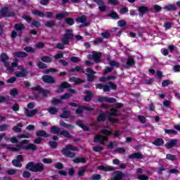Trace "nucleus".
I'll list each match as a JSON object with an SVG mask.
<instances>
[{"label":"nucleus","mask_w":180,"mask_h":180,"mask_svg":"<svg viewBox=\"0 0 180 180\" xmlns=\"http://www.w3.org/2000/svg\"><path fill=\"white\" fill-rule=\"evenodd\" d=\"M41 61L44 63H51L53 61V59L49 56H43L41 58Z\"/></svg>","instance_id":"obj_42"},{"label":"nucleus","mask_w":180,"mask_h":180,"mask_svg":"<svg viewBox=\"0 0 180 180\" xmlns=\"http://www.w3.org/2000/svg\"><path fill=\"white\" fill-rule=\"evenodd\" d=\"M30 137V134H22L20 136H18V139H29Z\"/></svg>","instance_id":"obj_51"},{"label":"nucleus","mask_w":180,"mask_h":180,"mask_svg":"<svg viewBox=\"0 0 180 180\" xmlns=\"http://www.w3.org/2000/svg\"><path fill=\"white\" fill-rule=\"evenodd\" d=\"M138 179H139V180H148V176H147L144 174H141V175L139 176Z\"/></svg>","instance_id":"obj_64"},{"label":"nucleus","mask_w":180,"mask_h":180,"mask_svg":"<svg viewBox=\"0 0 180 180\" xmlns=\"http://www.w3.org/2000/svg\"><path fill=\"white\" fill-rule=\"evenodd\" d=\"M14 27L15 30L20 32V33H22V30L25 29V25H23V24H15Z\"/></svg>","instance_id":"obj_28"},{"label":"nucleus","mask_w":180,"mask_h":180,"mask_svg":"<svg viewBox=\"0 0 180 180\" xmlns=\"http://www.w3.org/2000/svg\"><path fill=\"white\" fill-rule=\"evenodd\" d=\"M98 102L101 103H115L116 102L115 98L112 97H106V96H100L98 98Z\"/></svg>","instance_id":"obj_10"},{"label":"nucleus","mask_w":180,"mask_h":180,"mask_svg":"<svg viewBox=\"0 0 180 180\" xmlns=\"http://www.w3.org/2000/svg\"><path fill=\"white\" fill-rule=\"evenodd\" d=\"M41 79L44 82H46L47 84H56V79L51 76L44 75Z\"/></svg>","instance_id":"obj_14"},{"label":"nucleus","mask_w":180,"mask_h":180,"mask_svg":"<svg viewBox=\"0 0 180 180\" xmlns=\"http://www.w3.org/2000/svg\"><path fill=\"white\" fill-rule=\"evenodd\" d=\"M108 16H110L112 19H119V16H117V13L115 12H111Z\"/></svg>","instance_id":"obj_55"},{"label":"nucleus","mask_w":180,"mask_h":180,"mask_svg":"<svg viewBox=\"0 0 180 180\" xmlns=\"http://www.w3.org/2000/svg\"><path fill=\"white\" fill-rule=\"evenodd\" d=\"M13 56L14 57H18V58H23L26 57V53L18 51V52L13 53Z\"/></svg>","instance_id":"obj_27"},{"label":"nucleus","mask_w":180,"mask_h":180,"mask_svg":"<svg viewBox=\"0 0 180 180\" xmlns=\"http://www.w3.org/2000/svg\"><path fill=\"white\" fill-rule=\"evenodd\" d=\"M1 15H2V16H13V13H11L6 7L1 8Z\"/></svg>","instance_id":"obj_20"},{"label":"nucleus","mask_w":180,"mask_h":180,"mask_svg":"<svg viewBox=\"0 0 180 180\" xmlns=\"http://www.w3.org/2000/svg\"><path fill=\"white\" fill-rule=\"evenodd\" d=\"M54 25H56V21L54 20L49 21L46 23V26H47V27H52V26H54Z\"/></svg>","instance_id":"obj_60"},{"label":"nucleus","mask_w":180,"mask_h":180,"mask_svg":"<svg viewBox=\"0 0 180 180\" xmlns=\"http://www.w3.org/2000/svg\"><path fill=\"white\" fill-rule=\"evenodd\" d=\"M172 27V23H171V22H165V30H169V29H171Z\"/></svg>","instance_id":"obj_59"},{"label":"nucleus","mask_w":180,"mask_h":180,"mask_svg":"<svg viewBox=\"0 0 180 180\" xmlns=\"http://www.w3.org/2000/svg\"><path fill=\"white\" fill-rule=\"evenodd\" d=\"M84 110L91 111V110H92V108H91L86 105L78 107L76 110V113H77V115H81V113H82V112H84Z\"/></svg>","instance_id":"obj_17"},{"label":"nucleus","mask_w":180,"mask_h":180,"mask_svg":"<svg viewBox=\"0 0 180 180\" xmlns=\"http://www.w3.org/2000/svg\"><path fill=\"white\" fill-rule=\"evenodd\" d=\"M68 98H71V94L67 93L60 97V100L63 101L65 99H68Z\"/></svg>","instance_id":"obj_62"},{"label":"nucleus","mask_w":180,"mask_h":180,"mask_svg":"<svg viewBox=\"0 0 180 180\" xmlns=\"http://www.w3.org/2000/svg\"><path fill=\"white\" fill-rule=\"evenodd\" d=\"M51 133H53V134H57V133L60 132V128L54 126L52 128H51Z\"/></svg>","instance_id":"obj_45"},{"label":"nucleus","mask_w":180,"mask_h":180,"mask_svg":"<svg viewBox=\"0 0 180 180\" xmlns=\"http://www.w3.org/2000/svg\"><path fill=\"white\" fill-rule=\"evenodd\" d=\"M65 22L70 26H72V25H74V23H75L74 19H72V18H66Z\"/></svg>","instance_id":"obj_52"},{"label":"nucleus","mask_w":180,"mask_h":180,"mask_svg":"<svg viewBox=\"0 0 180 180\" xmlns=\"http://www.w3.org/2000/svg\"><path fill=\"white\" fill-rule=\"evenodd\" d=\"M71 61H72V63H79V61H81V59L79 57H72L70 58Z\"/></svg>","instance_id":"obj_63"},{"label":"nucleus","mask_w":180,"mask_h":180,"mask_svg":"<svg viewBox=\"0 0 180 180\" xmlns=\"http://www.w3.org/2000/svg\"><path fill=\"white\" fill-rule=\"evenodd\" d=\"M86 96L84 97V101L86 102H89L92 98V93L91 91H86Z\"/></svg>","instance_id":"obj_33"},{"label":"nucleus","mask_w":180,"mask_h":180,"mask_svg":"<svg viewBox=\"0 0 180 180\" xmlns=\"http://www.w3.org/2000/svg\"><path fill=\"white\" fill-rule=\"evenodd\" d=\"M129 158H143V156L139 153H135L130 155Z\"/></svg>","instance_id":"obj_41"},{"label":"nucleus","mask_w":180,"mask_h":180,"mask_svg":"<svg viewBox=\"0 0 180 180\" xmlns=\"http://www.w3.org/2000/svg\"><path fill=\"white\" fill-rule=\"evenodd\" d=\"M48 111L49 112V113H51V115H56V113L58 112V109H57L56 108H49L48 109Z\"/></svg>","instance_id":"obj_43"},{"label":"nucleus","mask_w":180,"mask_h":180,"mask_svg":"<svg viewBox=\"0 0 180 180\" xmlns=\"http://www.w3.org/2000/svg\"><path fill=\"white\" fill-rule=\"evenodd\" d=\"M98 168L100 171H105V172L115 171V167L112 166H99Z\"/></svg>","instance_id":"obj_19"},{"label":"nucleus","mask_w":180,"mask_h":180,"mask_svg":"<svg viewBox=\"0 0 180 180\" xmlns=\"http://www.w3.org/2000/svg\"><path fill=\"white\" fill-rule=\"evenodd\" d=\"M60 134H62V136H64V137H65L66 139L71 138V134H70V133H68V131H61Z\"/></svg>","instance_id":"obj_50"},{"label":"nucleus","mask_w":180,"mask_h":180,"mask_svg":"<svg viewBox=\"0 0 180 180\" xmlns=\"http://www.w3.org/2000/svg\"><path fill=\"white\" fill-rule=\"evenodd\" d=\"M153 144H154L155 146H162V144H164V140L162 139H156Z\"/></svg>","instance_id":"obj_35"},{"label":"nucleus","mask_w":180,"mask_h":180,"mask_svg":"<svg viewBox=\"0 0 180 180\" xmlns=\"http://www.w3.org/2000/svg\"><path fill=\"white\" fill-rule=\"evenodd\" d=\"M60 124L63 127H67L68 129H72V125H70L64 122V121H60Z\"/></svg>","instance_id":"obj_48"},{"label":"nucleus","mask_w":180,"mask_h":180,"mask_svg":"<svg viewBox=\"0 0 180 180\" xmlns=\"http://www.w3.org/2000/svg\"><path fill=\"white\" fill-rule=\"evenodd\" d=\"M139 11L140 15H144V13H146V12L148 11V8H147V7L146 6H141V7H139Z\"/></svg>","instance_id":"obj_40"},{"label":"nucleus","mask_w":180,"mask_h":180,"mask_svg":"<svg viewBox=\"0 0 180 180\" xmlns=\"http://www.w3.org/2000/svg\"><path fill=\"white\" fill-rule=\"evenodd\" d=\"M29 109H33V110H29ZM39 112V109L34 108V103H29L27 105V108H24V112L25 116L27 117H33L36 113Z\"/></svg>","instance_id":"obj_5"},{"label":"nucleus","mask_w":180,"mask_h":180,"mask_svg":"<svg viewBox=\"0 0 180 180\" xmlns=\"http://www.w3.org/2000/svg\"><path fill=\"white\" fill-rule=\"evenodd\" d=\"M8 175H15L16 172H18V170L16 169H9L6 171Z\"/></svg>","instance_id":"obj_56"},{"label":"nucleus","mask_w":180,"mask_h":180,"mask_svg":"<svg viewBox=\"0 0 180 180\" xmlns=\"http://www.w3.org/2000/svg\"><path fill=\"white\" fill-rule=\"evenodd\" d=\"M40 27L41 26V24L40 23V22L37 21V20H34L32 22V27Z\"/></svg>","instance_id":"obj_49"},{"label":"nucleus","mask_w":180,"mask_h":180,"mask_svg":"<svg viewBox=\"0 0 180 180\" xmlns=\"http://www.w3.org/2000/svg\"><path fill=\"white\" fill-rule=\"evenodd\" d=\"M20 71H17L15 72V75L19 78H23L27 75V69L23 68V67L20 66Z\"/></svg>","instance_id":"obj_12"},{"label":"nucleus","mask_w":180,"mask_h":180,"mask_svg":"<svg viewBox=\"0 0 180 180\" xmlns=\"http://www.w3.org/2000/svg\"><path fill=\"white\" fill-rule=\"evenodd\" d=\"M70 81L72 82H75V84H82V82H84L82 79H78L77 77H72L70 79Z\"/></svg>","instance_id":"obj_38"},{"label":"nucleus","mask_w":180,"mask_h":180,"mask_svg":"<svg viewBox=\"0 0 180 180\" xmlns=\"http://www.w3.org/2000/svg\"><path fill=\"white\" fill-rule=\"evenodd\" d=\"M20 162H21L18 160H13L12 161L13 165H14V167H18V168H20V167H22V163Z\"/></svg>","instance_id":"obj_39"},{"label":"nucleus","mask_w":180,"mask_h":180,"mask_svg":"<svg viewBox=\"0 0 180 180\" xmlns=\"http://www.w3.org/2000/svg\"><path fill=\"white\" fill-rule=\"evenodd\" d=\"M73 162H75V164H79V162H81L82 164H85V162H86V159L84 158H75V159H73Z\"/></svg>","instance_id":"obj_24"},{"label":"nucleus","mask_w":180,"mask_h":180,"mask_svg":"<svg viewBox=\"0 0 180 180\" xmlns=\"http://www.w3.org/2000/svg\"><path fill=\"white\" fill-rule=\"evenodd\" d=\"M77 126L82 128L83 130H84L86 131H88V130H89V128L87 126L84 125V122H82V120L77 121Z\"/></svg>","instance_id":"obj_26"},{"label":"nucleus","mask_w":180,"mask_h":180,"mask_svg":"<svg viewBox=\"0 0 180 180\" xmlns=\"http://www.w3.org/2000/svg\"><path fill=\"white\" fill-rule=\"evenodd\" d=\"M32 15H35V16H39V18H44V13L37 10H33Z\"/></svg>","instance_id":"obj_30"},{"label":"nucleus","mask_w":180,"mask_h":180,"mask_svg":"<svg viewBox=\"0 0 180 180\" xmlns=\"http://www.w3.org/2000/svg\"><path fill=\"white\" fill-rule=\"evenodd\" d=\"M117 86L115 84L112 83V82H108V84L103 86L104 92H109L110 89H116Z\"/></svg>","instance_id":"obj_16"},{"label":"nucleus","mask_w":180,"mask_h":180,"mask_svg":"<svg viewBox=\"0 0 180 180\" xmlns=\"http://www.w3.org/2000/svg\"><path fill=\"white\" fill-rule=\"evenodd\" d=\"M86 72L88 74V81H93L94 80V75H95V71L92 70L91 68L86 69Z\"/></svg>","instance_id":"obj_21"},{"label":"nucleus","mask_w":180,"mask_h":180,"mask_svg":"<svg viewBox=\"0 0 180 180\" xmlns=\"http://www.w3.org/2000/svg\"><path fill=\"white\" fill-rule=\"evenodd\" d=\"M86 172V167H82L79 169V172H78V175L79 176H84V174H85V172Z\"/></svg>","instance_id":"obj_31"},{"label":"nucleus","mask_w":180,"mask_h":180,"mask_svg":"<svg viewBox=\"0 0 180 180\" xmlns=\"http://www.w3.org/2000/svg\"><path fill=\"white\" fill-rule=\"evenodd\" d=\"M100 133L94 136L95 143H100V144H103L108 140V136L112 134V131L108 129H102Z\"/></svg>","instance_id":"obj_2"},{"label":"nucleus","mask_w":180,"mask_h":180,"mask_svg":"<svg viewBox=\"0 0 180 180\" xmlns=\"http://www.w3.org/2000/svg\"><path fill=\"white\" fill-rule=\"evenodd\" d=\"M72 37H74V34H72V30H67L64 37L62 38L63 44H68L70 40L72 39Z\"/></svg>","instance_id":"obj_9"},{"label":"nucleus","mask_w":180,"mask_h":180,"mask_svg":"<svg viewBox=\"0 0 180 180\" xmlns=\"http://www.w3.org/2000/svg\"><path fill=\"white\" fill-rule=\"evenodd\" d=\"M134 59H133L131 57H128V60L127 61L125 68H130V67H131V65H134Z\"/></svg>","instance_id":"obj_25"},{"label":"nucleus","mask_w":180,"mask_h":180,"mask_svg":"<svg viewBox=\"0 0 180 180\" xmlns=\"http://www.w3.org/2000/svg\"><path fill=\"white\" fill-rule=\"evenodd\" d=\"M36 135L38 137H49V136L45 131H37Z\"/></svg>","instance_id":"obj_29"},{"label":"nucleus","mask_w":180,"mask_h":180,"mask_svg":"<svg viewBox=\"0 0 180 180\" xmlns=\"http://www.w3.org/2000/svg\"><path fill=\"white\" fill-rule=\"evenodd\" d=\"M65 16H68V13H60L56 15V19L60 20V19H63V18H65Z\"/></svg>","instance_id":"obj_32"},{"label":"nucleus","mask_w":180,"mask_h":180,"mask_svg":"<svg viewBox=\"0 0 180 180\" xmlns=\"http://www.w3.org/2000/svg\"><path fill=\"white\" fill-rule=\"evenodd\" d=\"M93 150L96 153H99V151H102V150H103V148H102V146H94V147H93Z\"/></svg>","instance_id":"obj_54"},{"label":"nucleus","mask_w":180,"mask_h":180,"mask_svg":"<svg viewBox=\"0 0 180 180\" xmlns=\"http://www.w3.org/2000/svg\"><path fill=\"white\" fill-rule=\"evenodd\" d=\"M37 148L36 147V145L33 143H29V141L27 139H25L19 143L18 145L16 146V147H11L10 148V150L11 151H20V150H34Z\"/></svg>","instance_id":"obj_1"},{"label":"nucleus","mask_w":180,"mask_h":180,"mask_svg":"<svg viewBox=\"0 0 180 180\" xmlns=\"http://www.w3.org/2000/svg\"><path fill=\"white\" fill-rule=\"evenodd\" d=\"M176 143H178L176 139H172L165 144V147H167V148H172V147L176 146Z\"/></svg>","instance_id":"obj_22"},{"label":"nucleus","mask_w":180,"mask_h":180,"mask_svg":"<svg viewBox=\"0 0 180 180\" xmlns=\"http://www.w3.org/2000/svg\"><path fill=\"white\" fill-rule=\"evenodd\" d=\"M163 9H165L166 11H176V8H175V6L173 4H169L163 8Z\"/></svg>","instance_id":"obj_36"},{"label":"nucleus","mask_w":180,"mask_h":180,"mask_svg":"<svg viewBox=\"0 0 180 180\" xmlns=\"http://www.w3.org/2000/svg\"><path fill=\"white\" fill-rule=\"evenodd\" d=\"M109 64L111 67H119V63L115 60H110Z\"/></svg>","instance_id":"obj_61"},{"label":"nucleus","mask_w":180,"mask_h":180,"mask_svg":"<svg viewBox=\"0 0 180 180\" xmlns=\"http://www.w3.org/2000/svg\"><path fill=\"white\" fill-rule=\"evenodd\" d=\"M165 132L167 134H177L176 131H175L174 129H165Z\"/></svg>","instance_id":"obj_53"},{"label":"nucleus","mask_w":180,"mask_h":180,"mask_svg":"<svg viewBox=\"0 0 180 180\" xmlns=\"http://www.w3.org/2000/svg\"><path fill=\"white\" fill-rule=\"evenodd\" d=\"M89 60H94L95 63L101 61V53L93 51L91 54L88 55Z\"/></svg>","instance_id":"obj_11"},{"label":"nucleus","mask_w":180,"mask_h":180,"mask_svg":"<svg viewBox=\"0 0 180 180\" xmlns=\"http://www.w3.org/2000/svg\"><path fill=\"white\" fill-rule=\"evenodd\" d=\"M124 175L121 172L113 173L111 180H124Z\"/></svg>","instance_id":"obj_13"},{"label":"nucleus","mask_w":180,"mask_h":180,"mask_svg":"<svg viewBox=\"0 0 180 180\" xmlns=\"http://www.w3.org/2000/svg\"><path fill=\"white\" fill-rule=\"evenodd\" d=\"M117 25L120 27H126V21L124 20H120L117 22Z\"/></svg>","instance_id":"obj_47"},{"label":"nucleus","mask_w":180,"mask_h":180,"mask_svg":"<svg viewBox=\"0 0 180 180\" xmlns=\"http://www.w3.org/2000/svg\"><path fill=\"white\" fill-rule=\"evenodd\" d=\"M77 150L78 149L75 146L68 144L62 149V154L65 157H69V158H74L75 153L72 151H77Z\"/></svg>","instance_id":"obj_4"},{"label":"nucleus","mask_w":180,"mask_h":180,"mask_svg":"<svg viewBox=\"0 0 180 180\" xmlns=\"http://www.w3.org/2000/svg\"><path fill=\"white\" fill-rule=\"evenodd\" d=\"M22 124L20 123L17 126L14 127L13 128V130L16 133H20V131H22Z\"/></svg>","instance_id":"obj_37"},{"label":"nucleus","mask_w":180,"mask_h":180,"mask_svg":"<svg viewBox=\"0 0 180 180\" xmlns=\"http://www.w3.org/2000/svg\"><path fill=\"white\" fill-rule=\"evenodd\" d=\"M26 168H27V169H30V171H32L33 172L43 171V169H44L42 163L34 164L32 162L28 163L26 165Z\"/></svg>","instance_id":"obj_7"},{"label":"nucleus","mask_w":180,"mask_h":180,"mask_svg":"<svg viewBox=\"0 0 180 180\" xmlns=\"http://www.w3.org/2000/svg\"><path fill=\"white\" fill-rule=\"evenodd\" d=\"M32 92L35 98H40V96H44L46 98L50 95V91L48 90H43L40 86H35L32 89Z\"/></svg>","instance_id":"obj_6"},{"label":"nucleus","mask_w":180,"mask_h":180,"mask_svg":"<svg viewBox=\"0 0 180 180\" xmlns=\"http://www.w3.org/2000/svg\"><path fill=\"white\" fill-rule=\"evenodd\" d=\"M37 67L39 68H41V69L47 68V65L46 64L43 63V62L38 63Z\"/></svg>","instance_id":"obj_57"},{"label":"nucleus","mask_w":180,"mask_h":180,"mask_svg":"<svg viewBox=\"0 0 180 180\" xmlns=\"http://www.w3.org/2000/svg\"><path fill=\"white\" fill-rule=\"evenodd\" d=\"M0 60L1 61L4 62V67H6V70L8 71V72H13L15 67H18L17 61H15L11 64H9V63L6 62L8 61V55H6V53H2L0 56Z\"/></svg>","instance_id":"obj_3"},{"label":"nucleus","mask_w":180,"mask_h":180,"mask_svg":"<svg viewBox=\"0 0 180 180\" xmlns=\"http://www.w3.org/2000/svg\"><path fill=\"white\" fill-rule=\"evenodd\" d=\"M64 88H70V84L67 83V82H63L57 90L58 94L63 92Z\"/></svg>","instance_id":"obj_18"},{"label":"nucleus","mask_w":180,"mask_h":180,"mask_svg":"<svg viewBox=\"0 0 180 180\" xmlns=\"http://www.w3.org/2000/svg\"><path fill=\"white\" fill-rule=\"evenodd\" d=\"M110 79H115V77L113 76H108V77H103L100 78L101 82H106L107 81H109Z\"/></svg>","instance_id":"obj_34"},{"label":"nucleus","mask_w":180,"mask_h":180,"mask_svg":"<svg viewBox=\"0 0 180 180\" xmlns=\"http://www.w3.org/2000/svg\"><path fill=\"white\" fill-rule=\"evenodd\" d=\"M117 115V110L115 108H112L110 110V112L105 113H101L99 116L97 118L98 122H105L106 120V116H116Z\"/></svg>","instance_id":"obj_8"},{"label":"nucleus","mask_w":180,"mask_h":180,"mask_svg":"<svg viewBox=\"0 0 180 180\" xmlns=\"http://www.w3.org/2000/svg\"><path fill=\"white\" fill-rule=\"evenodd\" d=\"M168 85H172V81L171 80H165L162 83V86H168Z\"/></svg>","instance_id":"obj_46"},{"label":"nucleus","mask_w":180,"mask_h":180,"mask_svg":"<svg viewBox=\"0 0 180 180\" xmlns=\"http://www.w3.org/2000/svg\"><path fill=\"white\" fill-rule=\"evenodd\" d=\"M166 158L167 160H169L170 161H175V160H176V156L171 154H167Z\"/></svg>","instance_id":"obj_44"},{"label":"nucleus","mask_w":180,"mask_h":180,"mask_svg":"<svg viewBox=\"0 0 180 180\" xmlns=\"http://www.w3.org/2000/svg\"><path fill=\"white\" fill-rule=\"evenodd\" d=\"M97 5H98V10L100 12H105L106 11V6L105 3L103 2L102 0H94Z\"/></svg>","instance_id":"obj_15"},{"label":"nucleus","mask_w":180,"mask_h":180,"mask_svg":"<svg viewBox=\"0 0 180 180\" xmlns=\"http://www.w3.org/2000/svg\"><path fill=\"white\" fill-rule=\"evenodd\" d=\"M85 20H86V17H85V15H82L77 18V22H79V23H83L82 26H88V25H89V22H85Z\"/></svg>","instance_id":"obj_23"},{"label":"nucleus","mask_w":180,"mask_h":180,"mask_svg":"<svg viewBox=\"0 0 180 180\" xmlns=\"http://www.w3.org/2000/svg\"><path fill=\"white\" fill-rule=\"evenodd\" d=\"M71 72H74V71H77V72H82V68L79 66H77L75 68L72 69Z\"/></svg>","instance_id":"obj_58"}]
</instances>
